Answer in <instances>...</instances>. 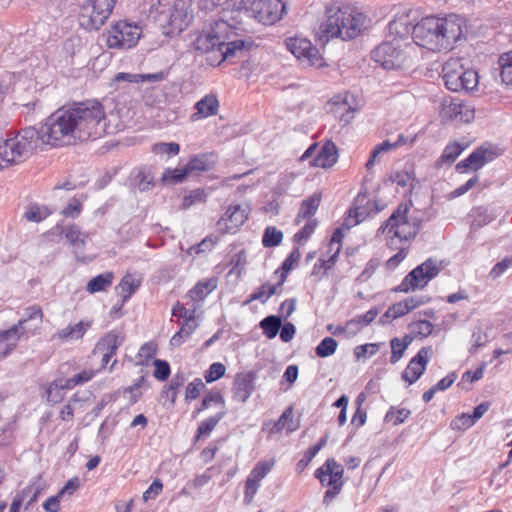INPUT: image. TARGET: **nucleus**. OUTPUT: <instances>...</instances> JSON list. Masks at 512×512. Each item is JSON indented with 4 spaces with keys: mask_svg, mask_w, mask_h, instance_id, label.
Returning a JSON list of instances; mask_svg holds the SVG:
<instances>
[{
    "mask_svg": "<svg viewBox=\"0 0 512 512\" xmlns=\"http://www.w3.org/2000/svg\"><path fill=\"white\" fill-rule=\"evenodd\" d=\"M107 119L103 105L96 100L76 102L52 113L41 132L28 127L14 137L0 142V169L19 164L29 158L39 140L55 146L74 144L76 141L97 139L106 134Z\"/></svg>",
    "mask_w": 512,
    "mask_h": 512,
    "instance_id": "obj_1",
    "label": "nucleus"
},
{
    "mask_svg": "<svg viewBox=\"0 0 512 512\" xmlns=\"http://www.w3.org/2000/svg\"><path fill=\"white\" fill-rule=\"evenodd\" d=\"M252 46L253 41L246 37L243 29L223 18L211 23L194 41L195 50L206 54L207 63L214 67Z\"/></svg>",
    "mask_w": 512,
    "mask_h": 512,
    "instance_id": "obj_2",
    "label": "nucleus"
},
{
    "mask_svg": "<svg viewBox=\"0 0 512 512\" xmlns=\"http://www.w3.org/2000/svg\"><path fill=\"white\" fill-rule=\"evenodd\" d=\"M465 20L457 14L428 16L413 26L412 39L417 46L433 52L450 50L461 39Z\"/></svg>",
    "mask_w": 512,
    "mask_h": 512,
    "instance_id": "obj_3",
    "label": "nucleus"
},
{
    "mask_svg": "<svg viewBox=\"0 0 512 512\" xmlns=\"http://www.w3.org/2000/svg\"><path fill=\"white\" fill-rule=\"evenodd\" d=\"M365 15L351 7L330 6L326 9V20L320 26L322 37L353 39L364 28Z\"/></svg>",
    "mask_w": 512,
    "mask_h": 512,
    "instance_id": "obj_4",
    "label": "nucleus"
},
{
    "mask_svg": "<svg viewBox=\"0 0 512 512\" xmlns=\"http://www.w3.org/2000/svg\"><path fill=\"white\" fill-rule=\"evenodd\" d=\"M415 47L411 42L394 37L372 51V58L387 70L407 69L413 65Z\"/></svg>",
    "mask_w": 512,
    "mask_h": 512,
    "instance_id": "obj_5",
    "label": "nucleus"
},
{
    "mask_svg": "<svg viewBox=\"0 0 512 512\" xmlns=\"http://www.w3.org/2000/svg\"><path fill=\"white\" fill-rule=\"evenodd\" d=\"M408 212L409 207L406 204H400L379 228V232L387 231L390 245L393 244L394 238H398L401 242H408L418 234L421 221L417 218H409Z\"/></svg>",
    "mask_w": 512,
    "mask_h": 512,
    "instance_id": "obj_6",
    "label": "nucleus"
},
{
    "mask_svg": "<svg viewBox=\"0 0 512 512\" xmlns=\"http://www.w3.org/2000/svg\"><path fill=\"white\" fill-rule=\"evenodd\" d=\"M442 77L447 89L453 92L473 91L479 83L478 73L465 69L459 59H450L443 65Z\"/></svg>",
    "mask_w": 512,
    "mask_h": 512,
    "instance_id": "obj_7",
    "label": "nucleus"
},
{
    "mask_svg": "<svg viewBox=\"0 0 512 512\" xmlns=\"http://www.w3.org/2000/svg\"><path fill=\"white\" fill-rule=\"evenodd\" d=\"M42 308L38 305H31L24 309L23 317L7 330L0 331V358H5L11 351H13L21 336L26 333L24 327L25 323L30 320L39 319L43 320Z\"/></svg>",
    "mask_w": 512,
    "mask_h": 512,
    "instance_id": "obj_8",
    "label": "nucleus"
},
{
    "mask_svg": "<svg viewBox=\"0 0 512 512\" xmlns=\"http://www.w3.org/2000/svg\"><path fill=\"white\" fill-rule=\"evenodd\" d=\"M242 4L248 16L265 25L276 23L286 12L282 0H242Z\"/></svg>",
    "mask_w": 512,
    "mask_h": 512,
    "instance_id": "obj_9",
    "label": "nucleus"
},
{
    "mask_svg": "<svg viewBox=\"0 0 512 512\" xmlns=\"http://www.w3.org/2000/svg\"><path fill=\"white\" fill-rule=\"evenodd\" d=\"M116 0H88L80 8L79 23L86 30H98L109 18Z\"/></svg>",
    "mask_w": 512,
    "mask_h": 512,
    "instance_id": "obj_10",
    "label": "nucleus"
},
{
    "mask_svg": "<svg viewBox=\"0 0 512 512\" xmlns=\"http://www.w3.org/2000/svg\"><path fill=\"white\" fill-rule=\"evenodd\" d=\"M343 473L342 465L334 458L328 459L322 467L316 470L315 477L320 480L321 484L331 487L325 492L324 505H329L330 501L340 493L343 486Z\"/></svg>",
    "mask_w": 512,
    "mask_h": 512,
    "instance_id": "obj_11",
    "label": "nucleus"
},
{
    "mask_svg": "<svg viewBox=\"0 0 512 512\" xmlns=\"http://www.w3.org/2000/svg\"><path fill=\"white\" fill-rule=\"evenodd\" d=\"M440 270L437 261L429 258L410 271L396 288V291L408 293L416 289H422L440 273Z\"/></svg>",
    "mask_w": 512,
    "mask_h": 512,
    "instance_id": "obj_12",
    "label": "nucleus"
},
{
    "mask_svg": "<svg viewBox=\"0 0 512 512\" xmlns=\"http://www.w3.org/2000/svg\"><path fill=\"white\" fill-rule=\"evenodd\" d=\"M141 36V28L126 21H119L108 32L107 46L116 49L134 47Z\"/></svg>",
    "mask_w": 512,
    "mask_h": 512,
    "instance_id": "obj_13",
    "label": "nucleus"
},
{
    "mask_svg": "<svg viewBox=\"0 0 512 512\" xmlns=\"http://www.w3.org/2000/svg\"><path fill=\"white\" fill-rule=\"evenodd\" d=\"M286 46L304 65L316 68L324 66L323 57L310 40L301 37H291L286 40Z\"/></svg>",
    "mask_w": 512,
    "mask_h": 512,
    "instance_id": "obj_14",
    "label": "nucleus"
},
{
    "mask_svg": "<svg viewBox=\"0 0 512 512\" xmlns=\"http://www.w3.org/2000/svg\"><path fill=\"white\" fill-rule=\"evenodd\" d=\"M432 354L431 347H422L416 356H414L406 369L402 373V379L412 385L415 383L425 372Z\"/></svg>",
    "mask_w": 512,
    "mask_h": 512,
    "instance_id": "obj_15",
    "label": "nucleus"
},
{
    "mask_svg": "<svg viewBox=\"0 0 512 512\" xmlns=\"http://www.w3.org/2000/svg\"><path fill=\"white\" fill-rule=\"evenodd\" d=\"M497 157V153L494 149L489 146H480L475 149L466 159L460 161L456 165L457 171L463 173L467 169L478 170L482 168L486 163L494 160Z\"/></svg>",
    "mask_w": 512,
    "mask_h": 512,
    "instance_id": "obj_16",
    "label": "nucleus"
},
{
    "mask_svg": "<svg viewBox=\"0 0 512 512\" xmlns=\"http://www.w3.org/2000/svg\"><path fill=\"white\" fill-rule=\"evenodd\" d=\"M248 218V210L240 205L230 206L217 225L225 232H233L242 226Z\"/></svg>",
    "mask_w": 512,
    "mask_h": 512,
    "instance_id": "obj_17",
    "label": "nucleus"
},
{
    "mask_svg": "<svg viewBox=\"0 0 512 512\" xmlns=\"http://www.w3.org/2000/svg\"><path fill=\"white\" fill-rule=\"evenodd\" d=\"M255 373L252 371L237 374L233 385V398L246 402L255 390Z\"/></svg>",
    "mask_w": 512,
    "mask_h": 512,
    "instance_id": "obj_18",
    "label": "nucleus"
},
{
    "mask_svg": "<svg viewBox=\"0 0 512 512\" xmlns=\"http://www.w3.org/2000/svg\"><path fill=\"white\" fill-rule=\"evenodd\" d=\"M350 99L353 100V97L346 93L338 95L328 103L329 112L344 123H348L353 118L354 108L349 101Z\"/></svg>",
    "mask_w": 512,
    "mask_h": 512,
    "instance_id": "obj_19",
    "label": "nucleus"
},
{
    "mask_svg": "<svg viewBox=\"0 0 512 512\" xmlns=\"http://www.w3.org/2000/svg\"><path fill=\"white\" fill-rule=\"evenodd\" d=\"M445 112L449 118L462 123L471 122L475 116L474 109L460 99H452L445 107Z\"/></svg>",
    "mask_w": 512,
    "mask_h": 512,
    "instance_id": "obj_20",
    "label": "nucleus"
},
{
    "mask_svg": "<svg viewBox=\"0 0 512 512\" xmlns=\"http://www.w3.org/2000/svg\"><path fill=\"white\" fill-rule=\"evenodd\" d=\"M338 159V150L336 145L332 141H327L318 150L316 156L310 162L311 166L330 168Z\"/></svg>",
    "mask_w": 512,
    "mask_h": 512,
    "instance_id": "obj_21",
    "label": "nucleus"
},
{
    "mask_svg": "<svg viewBox=\"0 0 512 512\" xmlns=\"http://www.w3.org/2000/svg\"><path fill=\"white\" fill-rule=\"evenodd\" d=\"M124 337L117 331H110L106 333L97 342L93 354H109L110 356L115 355L118 348L123 343Z\"/></svg>",
    "mask_w": 512,
    "mask_h": 512,
    "instance_id": "obj_22",
    "label": "nucleus"
},
{
    "mask_svg": "<svg viewBox=\"0 0 512 512\" xmlns=\"http://www.w3.org/2000/svg\"><path fill=\"white\" fill-rule=\"evenodd\" d=\"M413 26L409 22V18L406 15H402L400 17L392 20L388 25V39H393L394 37L399 40H403L409 42V35H412Z\"/></svg>",
    "mask_w": 512,
    "mask_h": 512,
    "instance_id": "obj_23",
    "label": "nucleus"
},
{
    "mask_svg": "<svg viewBox=\"0 0 512 512\" xmlns=\"http://www.w3.org/2000/svg\"><path fill=\"white\" fill-rule=\"evenodd\" d=\"M68 389L72 388L68 386L67 379L63 377H59L50 382L45 388L47 402L53 404L61 402L64 399L65 391Z\"/></svg>",
    "mask_w": 512,
    "mask_h": 512,
    "instance_id": "obj_24",
    "label": "nucleus"
},
{
    "mask_svg": "<svg viewBox=\"0 0 512 512\" xmlns=\"http://www.w3.org/2000/svg\"><path fill=\"white\" fill-rule=\"evenodd\" d=\"M197 327L198 323L196 321L195 315L190 314L189 317H186V320L182 322L179 331L176 332L170 339V345L172 347H179L192 335Z\"/></svg>",
    "mask_w": 512,
    "mask_h": 512,
    "instance_id": "obj_25",
    "label": "nucleus"
},
{
    "mask_svg": "<svg viewBox=\"0 0 512 512\" xmlns=\"http://www.w3.org/2000/svg\"><path fill=\"white\" fill-rule=\"evenodd\" d=\"M132 183L140 192H147L154 188V175L147 167H139L135 170Z\"/></svg>",
    "mask_w": 512,
    "mask_h": 512,
    "instance_id": "obj_26",
    "label": "nucleus"
},
{
    "mask_svg": "<svg viewBox=\"0 0 512 512\" xmlns=\"http://www.w3.org/2000/svg\"><path fill=\"white\" fill-rule=\"evenodd\" d=\"M217 162V156L215 153H203L191 157L187 164L188 170L204 172L211 170Z\"/></svg>",
    "mask_w": 512,
    "mask_h": 512,
    "instance_id": "obj_27",
    "label": "nucleus"
},
{
    "mask_svg": "<svg viewBox=\"0 0 512 512\" xmlns=\"http://www.w3.org/2000/svg\"><path fill=\"white\" fill-rule=\"evenodd\" d=\"M197 110L194 116L201 118L216 115L219 108V101L213 94L204 96L200 101L195 104Z\"/></svg>",
    "mask_w": 512,
    "mask_h": 512,
    "instance_id": "obj_28",
    "label": "nucleus"
},
{
    "mask_svg": "<svg viewBox=\"0 0 512 512\" xmlns=\"http://www.w3.org/2000/svg\"><path fill=\"white\" fill-rule=\"evenodd\" d=\"M140 283V279L135 277L133 274L127 273L124 275L119 285L117 286L119 295L122 298V303H125L136 292L140 286Z\"/></svg>",
    "mask_w": 512,
    "mask_h": 512,
    "instance_id": "obj_29",
    "label": "nucleus"
},
{
    "mask_svg": "<svg viewBox=\"0 0 512 512\" xmlns=\"http://www.w3.org/2000/svg\"><path fill=\"white\" fill-rule=\"evenodd\" d=\"M113 279L114 273L111 271L99 274L87 283L86 290L91 294L105 291L112 285Z\"/></svg>",
    "mask_w": 512,
    "mask_h": 512,
    "instance_id": "obj_30",
    "label": "nucleus"
},
{
    "mask_svg": "<svg viewBox=\"0 0 512 512\" xmlns=\"http://www.w3.org/2000/svg\"><path fill=\"white\" fill-rule=\"evenodd\" d=\"M90 326L89 323L84 324L83 322H78L74 325H69L66 328L59 330L54 338L68 341L73 339H80L85 334L86 330Z\"/></svg>",
    "mask_w": 512,
    "mask_h": 512,
    "instance_id": "obj_31",
    "label": "nucleus"
},
{
    "mask_svg": "<svg viewBox=\"0 0 512 512\" xmlns=\"http://www.w3.org/2000/svg\"><path fill=\"white\" fill-rule=\"evenodd\" d=\"M413 341V337L405 335L403 338H393L390 342L391 346V364H396L403 356L405 350Z\"/></svg>",
    "mask_w": 512,
    "mask_h": 512,
    "instance_id": "obj_32",
    "label": "nucleus"
},
{
    "mask_svg": "<svg viewBox=\"0 0 512 512\" xmlns=\"http://www.w3.org/2000/svg\"><path fill=\"white\" fill-rule=\"evenodd\" d=\"M320 204V196L313 195L305 199L300 206L296 223L299 224L302 219H312L311 217L316 213Z\"/></svg>",
    "mask_w": 512,
    "mask_h": 512,
    "instance_id": "obj_33",
    "label": "nucleus"
},
{
    "mask_svg": "<svg viewBox=\"0 0 512 512\" xmlns=\"http://www.w3.org/2000/svg\"><path fill=\"white\" fill-rule=\"evenodd\" d=\"M390 179L393 183L407 190H412L416 182L413 170L407 169L394 172L391 174Z\"/></svg>",
    "mask_w": 512,
    "mask_h": 512,
    "instance_id": "obj_34",
    "label": "nucleus"
},
{
    "mask_svg": "<svg viewBox=\"0 0 512 512\" xmlns=\"http://www.w3.org/2000/svg\"><path fill=\"white\" fill-rule=\"evenodd\" d=\"M500 66V76L502 82L506 85H512V50L502 54L498 59Z\"/></svg>",
    "mask_w": 512,
    "mask_h": 512,
    "instance_id": "obj_35",
    "label": "nucleus"
},
{
    "mask_svg": "<svg viewBox=\"0 0 512 512\" xmlns=\"http://www.w3.org/2000/svg\"><path fill=\"white\" fill-rule=\"evenodd\" d=\"M281 325V318L275 315L267 316L260 322V327L263 329V333L269 339L276 337Z\"/></svg>",
    "mask_w": 512,
    "mask_h": 512,
    "instance_id": "obj_36",
    "label": "nucleus"
},
{
    "mask_svg": "<svg viewBox=\"0 0 512 512\" xmlns=\"http://www.w3.org/2000/svg\"><path fill=\"white\" fill-rule=\"evenodd\" d=\"M226 412L220 411L216 415L202 421L198 426L196 438L199 439L203 436H208L217 424L224 418Z\"/></svg>",
    "mask_w": 512,
    "mask_h": 512,
    "instance_id": "obj_37",
    "label": "nucleus"
},
{
    "mask_svg": "<svg viewBox=\"0 0 512 512\" xmlns=\"http://www.w3.org/2000/svg\"><path fill=\"white\" fill-rule=\"evenodd\" d=\"M296 426L293 423V411L292 407H288L280 416V418L275 422L272 432L278 433L283 429H287L289 432H293L296 430Z\"/></svg>",
    "mask_w": 512,
    "mask_h": 512,
    "instance_id": "obj_38",
    "label": "nucleus"
},
{
    "mask_svg": "<svg viewBox=\"0 0 512 512\" xmlns=\"http://www.w3.org/2000/svg\"><path fill=\"white\" fill-rule=\"evenodd\" d=\"M216 288V283L213 279L206 280L205 282H198L191 290L190 296L194 301L202 300L209 293Z\"/></svg>",
    "mask_w": 512,
    "mask_h": 512,
    "instance_id": "obj_39",
    "label": "nucleus"
},
{
    "mask_svg": "<svg viewBox=\"0 0 512 512\" xmlns=\"http://www.w3.org/2000/svg\"><path fill=\"white\" fill-rule=\"evenodd\" d=\"M410 415L411 411L407 408H396L391 406L384 416V422L392 423L396 426L403 423Z\"/></svg>",
    "mask_w": 512,
    "mask_h": 512,
    "instance_id": "obj_40",
    "label": "nucleus"
},
{
    "mask_svg": "<svg viewBox=\"0 0 512 512\" xmlns=\"http://www.w3.org/2000/svg\"><path fill=\"white\" fill-rule=\"evenodd\" d=\"M276 292L277 286L264 283L249 296V298L245 301V304H249L255 300H260L262 303H265Z\"/></svg>",
    "mask_w": 512,
    "mask_h": 512,
    "instance_id": "obj_41",
    "label": "nucleus"
},
{
    "mask_svg": "<svg viewBox=\"0 0 512 512\" xmlns=\"http://www.w3.org/2000/svg\"><path fill=\"white\" fill-rule=\"evenodd\" d=\"M51 211L47 207H40L37 204H30L24 213V217L31 222L39 223L44 220Z\"/></svg>",
    "mask_w": 512,
    "mask_h": 512,
    "instance_id": "obj_42",
    "label": "nucleus"
},
{
    "mask_svg": "<svg viewBox=\"0 0 512 512\" xmlns=\"http://www.w3.org/2000/svg\"><path fill=\"white\" fill-rule=\"evenodd\" d=\"M369 216V212L365 207H355L349 211L348 217L344 220L343 226L345 229H350L353 226L361 223Z\"/></svg>",
    "mask_w": 512,
    "mask_h": 512,
    "instance_id": "obj_43",
    "label": "nucleus"
},
{
    "mask_svg": "<svg viewBox=\"0 0 512 512\" xmlns=\"http://www.w3.org/2000/svg\"><path fill=\"white\" fill-rule=\"evenodd\" d=\"M283 239V233L273 226H268L262 238V244L264 247H275L278 246Z\"/></svg>",
    "mask_w": 512,
    "mask_h": 512,
    "instance_id": "obj_44",
    "label": "nucleus"
},
{
    "mask_svg": "<svg viewBox=\"0 0 512 512\" xmlns=\"http://www.w3.org/2000/svg\"><path fill=\"white\" fill-rule=\"evenodd\" d=\"M379 311L377 308H372L368 310L365 314L358 316L352 320H349L346 323V328H350L351 325H355L357 330H360L361 327L369 325L371 322L375 320Z\"/></svg>",
    "mask_w": 512,
    "mask_h": 512,
    "instance_id": "obj_45",
    "label": "nucleus"
},
{
    "mask_svg": "<svg viewBox=\"0 0 512 512\" xmlns=\"http://www.w3.org/2000/svg\"><path fill=\"white\" fill-rule=\"evenodd\" d=\"M66 239L76 248H80L85 244V237L80 228L76 225L69 226L63 230Z\"/></svg>",
    "mask_w": 512,
    "mask_h": 512,
    "instance_id": "obj_46",
    "label": "nucleus"
},
{
    "mask_svg": "<svg viewBox=\"0 0 512 512\" xmlns=\"http://www.w3.org/2000/svg\"><path fill=\"white\" fill-rule=\"evenodd\" d=\"M328 435H325L323 438L320 439V441L310 447L302 457V459L298 462L297 467L301 470H303L316 456V454L322 449L323 446L327 443Z\"/></svg>",
    "mask_w": 512,
    "mask_h": 512,
    "instance_id": "obj_47",
    "label": "nucleus"
},
{
    "mask_svg": "<svg viewBox=\"0 0 512 512\" xmlns=\"http://www.w3.org/2000/svg\"><path fill=\"white\" fill-rule=\"evenodd\" d=\"M337 341L332 337H325L316 347L315 352L318 357L325 358L335 353Z\"/></svg>",
    "mask_w": 512,
    "mask_h": 512,
    "instance_id": "obj_48",
    "label": "nucleus"
},
{
    "mask_svg": "<svg viewBox=\"0 0 512 512\" xmlns=\"http://www.w3.org/2000/svg\"><path fill=\"white\" fill-rule=\"evenodd\" d=\"M189 173H190V171L188 170L187 165L181 169H174V170L167 169L162 174L161 179L163 182H167L169 184H177V183L182 182Z\"/></svg>",
    "mask_w": 512,
    "mask_h": 512,
    "instance_id": "obj_49",
    "label": "nucleus"
},
{
    "mask_svg": "<svg viewBox=\"0 0 512 512\" xmlns=\"http://www.w3.org/2000/svg\"><path fill=\"white\" fill-rule=\"evenodd\" d=\"M272 467L273 462L260 461L254 466L248 478L260 484L261 480L271 471Z\"/></svg>",
    "mask_w": 512,
    "mask_h": 512,
    "instance_id": "obj_50",
    "label": "nucleus"
},
{
    "mask_svg": "<svg viewBox=\"0 0 512 512\" xmlns=\"http://www.w3.org/2000/svg\"><path fill=\"white\" fill-rule=\"evenodd\" d=\"M463 149L464 147H462L459 143L448 144L440 157V162L448 164L453 163L463 151Z\"/></svg>",
    "mask_w": 512,
    "mask_h": 512,
    "instance_id": "obj_51",
    "label": "nucleus"
},
{
    "mask_svg": "<svg viewBox=\"0 0 512 512\" xmlns=\"http://www.w3.org/2000/svg\"><path fill=\"white\" fill-rule=\"evenodd\" d=\"M157 345L154 342H147L143 344L138 352V363L147 365L148 362L155 356Z\"/></svg>",
    "mask_w": 512,
    "mask_h": 512,
    "instance_id": "obj_52",
    "label": "nucleus"
},
{
    "mask_svg": "<svg viewBox=\"0 0 512 512\" xmlns=\"http://www.w3.org/2000/svg\"><path fill=\"white\" fill-rule=\"evenodd\" d=\"M207 199V193L204 189H195L190 192L189 195L185 196L182 201V207L184 209L190 208L195 203H204Z\"/></svg>",
    "mask_w": 512,
    "mask_h": 512,
    "instance_id": "obj_53",
    "label": "nucleus"
},
{
    "mask_svg": "<svg viewBox=\"0 0 512 512\" xmlns=\"http://www.w3.org/2000/svg\"><path fill=\"white\" fill-rule=\"evenodd\" d=\"M475 424L470 414L463 413L457 417H455L451 423L450 428L452 430L464 431L468 428L472 427Z\"/></svg>",
    "mask_w": 512,
    "mask_h": 512,
    "instance_id": "obj_54",
    "label": "nucleus"
},
{
    "mask_svg": "<svg viewBox=\"0 0 512 512\" xmlns=\"http://www.w3.org/2000/svg\"><path fill=\"white\" fill-rule=\"evenodd\" d=\"M379 347L380 345L377 343H369L356 346L354 349V356L357 359L371 357L379 351Z\"/></svg>",
    "mask_w": 512,
    "mask_h": 512,
    "instance_id": "obj_55",
    "label": "nucleus"
},
{
    "mask_svg": "<svg viewBox=\"0 0 512 512\" xmlns=\"http://www.w3.org/2000/svg\"><path fill=\"white\" fill-rule=\"evenodd\" d=\"M225 371V366L222 363L216 362L210 365L209 369L205 373L204 378L207 383H212L224 376Z\"/></svg>",
    "mask_w": 512,
    "mask_h": 512,
    "instance_id": "obj_56",
    "label": "nucleus"
},
{
    "mask_svg": "<svg viewBox=\"0 0 512 512\" xmlns=\"http://www.w3.org/2000/svg\"><path fill=\"white\" fill-rule=\"evenodd\" d=\"M153 364L155 366L153 376L160 381H165L168 379L170 375L169 363L165 360L155 359Z\"/></svg>",
    "mask_w": 512,
    "mask_h": 512,
    "instance_id": "obj_57",
    "label": "nucleus"
},
{
    "mask_svg": "<svg viewBox=\"0 0 512 512\" xmlns=\"http://www.w3.org/2000/svg\"><path fill=\"white\" fill-rule=\"evenodd\" d=\"M338 255H339V247H336L333 254L331 256H329L327 259L320 258L318 260V262L314 265L313 274H316L318 272V269H320V268L325 269V273L328 270H330L335 265Z\"/></svg>",
    "mask_w": 512,
    "mask_h": 512,
    "instance_id": "obj_58",
    "label": "nucleus"
},
{
    "mask_svg": "<svg viewBox=\"0 0 512 512\" xmlns=\"http://www.w3.org/2000/svg\"><path fill=\"white\" fill-rule=\"evenodd\" d=\"M95 373H96V371H94V370H84V371L78 373L77 375H75L71 378H68L67 384L71 388H74L77 385L84 384V383L88 382L89 380H91L94 377Z\"/></svg>",
    "mask_w": 512,
    "mask_h": 512,
    "instance_id": "obj_59",
    "label": "nucleus"
},
{
    "mask_svg": "<svg viewBox=\"0 0 512 512\" xmlns=\"http://www.w3.org/2000/svg\"><path fill=\"white\" fill-rule=\"evenodd\" d=\"M316 226H317V221L315 219H308V221L304 225V227L295 234V236H294L295 241L298 243H301V242L307 240L310 237V235L314 232Z\"/></svg>",
    "mask_w": 512,
    "mask_h": 512,
    "instance_id": "obj_60",
    "label": "nucleus"
},
{
    "mask_svg": "<svg viewBox=\"0 0 512 512\" xmlns=\"http://www.w3.org/2000/svg\"><path fill=\"white\" fill-rule=\"evenodd\" d=\"M512 266V256H506L502 261L496 263L490 271V277L496 279Z\"/></svg>",
    "mask_w": 512,
    "mask_h": 512,
    "instance_id": "obj_61",
    "label": "nucleus"
},
{
    "mask_svg": "<svg viewBox=\"0 0 512 512\" xmlns=\"http://www.w3.org/2000/svg\"><path fill=\"white\" fill-rule=\"evenodd\" d=\"M205 387L204 383L201 379L197 378L193 382H191L187 388L185 393L186 400H194L199 397L202 389Z\"/></svg>",
    "mask_w": 512,
    "mask_h": 512,
    "instance_id": "obj_62",
    "label": "nucleus"
},
{
    "mask_svg": "<svg viewBox=\"0 0 512 512\" xmlns=\"http://www.w3.org/2000/svg\"><path fill=\"white\" fill-rule=\"evenodd\" d=\"M433 324L428 320H420L413 324V332L425 338L433 331Z\"/></svg>",
    "mask_w": 512,
    "mask_h": 512,
    "instance_id": "obj_63",
    "label": "nucleus"
},
{
    "mask_svg": "<svg viewBox=\"0 0 512 512\" xmlns=\"http://www.w3.org/2000/svg\"><path fill=\"white\" fill-rule=\"evenodd\" d=\"M260 484L256 481L247 478L245 482V492H244V503L249 505L252 503L255 494L257 493Z\"/></svg>",
    "mask_w": 512,
    "mask_h": 512,
    "instance_id": "obj_64",
    "label": "nucleus"
}]
</instances>
